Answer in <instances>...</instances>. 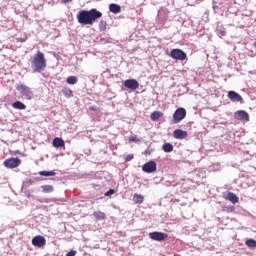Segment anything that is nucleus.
<instances>
[{
	"mask_svg": "<svg viewBox=\"0 0 256 256\" xmlns=\"http://www.w3.org/2000/svg\"><path fill=\"white\" fill-rule=\"evenodd\" d=\"M102 17L103 13L95 8L90 10H80L76 15L80 25H93L97 19H101Z\"/></svg>",
	"mask_w": 256,
	"mask_h": 256,
	"instance_id": "nucleus-1",
	"label": "nucleus"
},
{
	"mask_svg": "<svg viewBox=\"0 0 256 256\" xmlns=\"http://www.w3.org/2000/svg\"><path fill=\"white\" fill-rule=\"evenodd\" d=\"M47 67V59H45V54L38 51L31 60V69L33 73H43Z\"/></svg>",
	"mask_w": 256,
	"mask_h": 256,
	"instance_id": "nucleus-2",
	"label": "nucleus"
},
{
	"mask_svg": "<svg viewBox=\"0 0 256 256\" xmlns=\"http://www.w3.org/2000/svg\"><path fill=\"white\" fill-rule=\"evenodd\" d=\"M16 89L21 93V95H23L24 99H27V101H31V99H33V91H31L28 86L20 84Z\"/></svg>",
	"mask_w": 256,
	"mask_h": 256,
	"instance_id": "nucleus-3",
	"label": "nucleus"
},
{
	"mask_svg": "<svg viewBox=\"0 0 256 256\" xmlns=\"http://www.w3.org/2000/svg\"><path fill=\"white\" fill-rule=\"evenodd\" d=\"M187 117V110L185 108H177L173 114V123H181Z\"/></svg>",
	"mask_w": 256,
	"mask_h": 256,
	"instance_id": "nucleus-4",
	"label": "nucleus"
},
{
	"mask_svg": "<svg viewBox=\"0 0 256 256\" xmlns=\"http://www.w3.org/2000/svg\"><path fill=\"white\" fill-rule=\"evenodd\" d=\"M170 57L172 59H176V61H185V59H187V54L185 53V51L179 48H175L171 50Z\"/></svg>",
	"mask_w": 256,
	"mask_h": 256,
	"instance_id": "nucleus-5",
	"label": "nucleus"
},
{
	"mask_svg": "<svg viewBox=\"0 0 256 256\" xmlns=\"http://www.w3.org/2000/svg\"><path fill=\"white\" fill-rule=\"evenodd\" d=\"M3 165L4 167H6V169H16V167H19V165H21V159H19L18 157L6 159L3 162Z\"/></svg>",
	"mask_w": 256,
	"mask_h": 256,
	"instance_id": "nucleus-6",
	"label": "nucleus"
},
{
	"mask_svg": "<svg viewBox=\"0 0 256 256\" xmlns=\"http://www.w3.org/2000/svg\"><path fill=\"white\" fill-rule=\"evenodd\" d=\"M142 171L144 173H155V171H157V163L153 160H150L149 162H146L142 166Z\"/></svg>",
	"mask_w": 256,
	"mask_h": 256,
	"instance_id": "nucleus-7",
	"label": "nucleus"
},
{
	"mask_svg": "<svg viewBox=\"0 0 256 256\" xmlns=\"http://www.w3.org/2000/svg\"><path fill=\"white\" fill-rule=\"evenodd\" d=\"M123 85L126 89H131V91L139 89V82L135 79H127L124 81Z\"/></svg>",
	"mask_w": 256,
	"mask_h": 256,
	"instance_id": "nucleus-8",
	"label": "nucleus"
},
{
	"mask_svg": "<svg viewBox=\"0 0 256 256\" xmlns=\"http://www.w3.org/2000/svg\"><path fill=\"white\" fill-rule=\"evenodd\" d=\"M148 235L152 241H165L167 239V234L163 232H150Z\"/></svg>",
	"mask_w": 256,
	"mask_h": 256,
	"instance_id": "nucleus-9",
	"label": "nucleus"
},
{
	"mask_svg": "<svg viewBox=\"0 0 256 256\" xmlns=\"http://www.w3.org/2000/svg\"><path fill=\"white\" fill-rule=\"evenodd\" d=\"M234 118L237 119V121H249V113L244 110H238L234 113Z\"/></svg>",
	"mask_w": 256,
	"mask_h": 256,
	"instance_id": "nucleus-10",
	"label": "nucleus"
},
{
	"mask_svg": "<svg viewBox=\"0 0 256 256\" xmlns=\"http://www.w3.org/2000/svg\"><path fill=\"white\" fill-rule=\"evenodd\" d=\"M45 243H46V240H45V237L43 236L38 235L32 239V245H34V247H45Z\"/></svg>",
	"mask_w": 256,
	"mask_h": 256,
	"instance_id": "nucleus-11",
	"label": "nucleus"
},
{
	"mask_svg": "<svg viewBox=\"0 0 256 256\" xmlns=\"http://www.w3.org/2000/svg\"><path fill=\"white\" fill-rule=\"evenodd\" d=\"M228 99H230V101H232L233 103H239V102L243 101V97H241L239 95V93H237L235 91L228 92Z\"/></svg>",
	"mask_w": 256,
	"mask_h": 256,
	"instance_id": "nucleus-12",
	"label": "nucleus"
},
{
	"mask_svg": "<svg viewBox=\"0 0 256 256\" xmlns=\"http://www.w3.org/2000/svg\"><path fill=\"white\" fill-rule=\"evenodd\" d=\"M174 139H185L187 137V131L176 129L173 132Z\"/></svg>",
	"mask_w": 256,
	"mask_h": 256,
	"instance_id": "nucleus-13",
	"label": "nucleus"
},
{
	"mask_svg": "<svg viewBox=\"0 0 256 256\" xmlns=\"http://www.w3.org/2000/svg\"><path fill=\"white\" fill-rule=\"evenodd\" d=\"M225 199L226 201H231L233 205H235V203H239V197H237V195H235L233 192H228Z\"/></svg>",
	"mask_w": 256,
	"mask_h": 256,
	"instance_id": "nucleus-14",
	"label": "nucleus"
},
{
	"mask_svg": "<svg viewBox=\"0 0 256 256\" xmlns=\"http://www.w3.org/2000/svg\"><path fill=\"white\" fill-rule=\"evenodd\" d=\"M53 147H56V149H59V147H65V141L62 140V138L56 137L52 141Z\"/></svg>",
	"mask_w": 256,
	"mask_h": 256,
	"instance_id": "nucleus-15",
	"label": "nucleus"
},
{
	"mask_svg": "<svg viewBox=\"0 0 256 256\" xmlns=\"http://www.w3.org/2000/svg\"><path fill=\"white\" fill-rule=\"evenodd\" d=\"M109 11L110 13L117 15V13H121V6L119 4L112 3L109 5Z\"/></svg>",
	"mask_w": 256,
	"mask_h": 256,
	"instance_id": "nucleus-16",
	"label": "nucleus"
},
{
	"mask_svg": "<svg viewBox=\"0 0 256 256\" xmlns=\"http://www.w3.org/2000/svg\"><path fill=\"white\" fill-rule=\"evenodd\" d=\"M12 107L13 109H18L19 111H25V109H27V106L21 101L12 103Z\"/></svg>",
	"mask_w": 256,
	"mask_h": 256,
	"instance_id": "nucleus-17",
	"label": "nucleus"
},
{
	"mask_svg": "<svg viewBox=\"0 0 256 256\" xmlns=\"http://www.w3.org/2000/svg\"><path fill=\"white\" fill-rule=\"evenodd\" d=\"M133 201H134V203L141 205V203H143V201H145V197H143V195H141V194H134Z\"/></svg>",
	"mask_w": 256,
	"mask_h": 256,
	"instance_id": "nucleus-18",
	"label": "nucleus"
},
{
	"mask_svg": "<svg viewBox=\"0 0 256 256\" xmlns=\"http://www.w3.org/2000/svg\"><path fill=\"white\" fill-rule=\"evenodd\" d=\"M41 189L42 193H53V191H55L53 185H42Z\"/></svg>",
	"mask_w": 256,
	"mask_h": 256,
	"instance_id": "nucleus-19",
	"label": "nucleus"
},
{
	"mask_svg": "<svg viewBox=\"0 0 256 256\" xmlns=\"http://www.w3.org/2000/svg\"><path fill=\"white\" fill-rule=\"evenodd\" d=\"M39 175L41 177H55L57 173L55 171H40Z\"/></svg>",
	"mask_w": 256,
	"mask_h": 256,
	"instance_id": "nucleus-20",
	"label": "nucleus"
},
{
	"mask_svg": "<svg viewBox=\"0 0 256 256\" xmlns=\"http://www.w3.org/2000/svg\"><path fill=\"white\" fill-rule=\"evenodd\" d=\"M162 150L164 151V153H171V152H173V144H171V143L163 144Z\"/></svg>",
	"mask_w": 256,
	"mask_h": 256,
	"instance_id": "nucleus-21",
	"label": "nucleus"
},
{
	"mask_svg": "<svg viewBox=\"0 0 256 256\" xmlns=\"http://www.w3.org/2000/svg\"><path fill=\"white\" fill-rule=\"evenodd\" d=\"M161 112H157V111H154L151 115H150V119L152 121H159V119H161Z\"/></svg>",
	"mask_w": 256,
	"mask_h": 256,
	"instance_id": "nucleus-22",
	"label": "nucleus"
},
{
	"mask_svg": "<svg viewBox=\"0 0 256 256\" xmlns=\"http://www.w3.org/2000/svg\"><path fill=\"white\" fill-rule=\"evenodd\" d=\"M94 217L97 221H102V219H105V213L101 211L94 212Z\"/></svg>",
	"mask_w": 256,
	"mask_h": 256,
	"instance_id": "nucleus-23",
	"label": "nucleus"
},
{
	"mask_svg": "<svg viewBox=\"0 0 256 256\" xmlns=\"http://www.w3.org/2000/svg\"><path fill=\"white\" fill-rule=\"evenodd\" d=\"M78 81L77 76H70L67 78L66 82L68 83V85H76Z\"/></svg>",
	"mask_w": 256,
	"mask_h": 256,
	"instance_id": "nucleus-24",
	"label": "nucleus"
},
{
	"mask_svg": "<svg viewBox=\"0 0 256 256\" xmlns=\"http://www.w3.org/2000/svg\"><path fill=\"white\" fill-rule=\"evenodd\" d=\"M246 245L247 247H249L250 249H255L256 247V240L255 239H248L246 241Z\"/></svg>",
	"mask_w": 256,
	"mask_h": 256,
	"instance_id": "nucleus-25",
	"label": "nucleus"
},
{
	"mask_svg": "<svg viewBox=\"0 0 256 256\" xmlns=\"http://www.w3.org/2000/svg\"><path fill=\"white\" fill-rule=\"evenodd\" d=\"M106 27H107V22L100 21V23H99V30L100 31H105Z\"/></svg>",
	"mask_w": 256,
	"mask_h": 256,
	"instance_id": "nucleus-26",
	"label": "nucleus"
},
{
	"mask_svg": "<svg viewBox=\"0 0 256 256\" xmlns=\"http://www.w3.org/2000/svg\"><path fill=\"white\" fill-rule=\"evenodd\" d=\"M129 141H131L132 143H139V139L137 138V136L130 137Z\"/></svg>",
	"mask_w": 256,
	"mask_h": 256,
	"instance_id": "nucleus-27",
	"label": "nucleus"
},
{
	"mask_svg": "<svg viewBox=\"0 0 256 256\" xmlns=\"http://www.w3.org/2000/svg\"><path fill=\"white\" fill-rule=\"evenodd\" d=\"M75 255H77V251L71 250L65 256H75Z\"/></svg>",
	"mask_w": 256,
	"mask_h": 256,
	"instance_id": "nucleus-28",
	"label": "nucleus"
},
{
	"mask_svg": "<svg viewBox=\"0 0 256 256\" xmlns=\"http://www.w3.org/2000/svg\"><path fill=\"white\" fill-rule=\"evenodd\" d=\"M133 159V154H128L125 156V161H132Z\"/></svg>",
	"mask_w": 256,
	"mask_h": 256,
	"instance_id": "nucleus-29",
	"label": "nucleus"
},
{
	"mask_svg": "<svg viewBox=\"0 0 256 256\" xmlns=\"http://www.w3.org/2000/svg\"><path fill=\"white\" fill-rule=\"evenodd\" d=\"M218 34L221 35L222 37H225V35H227V31H225V30H218Z\"/></svg>",
	"mask_w": 256,
	"mask_h": 256,
	"instance_id": "nucleus-30",
	"label": "nucleus"
},
{
	"mask_svg": "<svg viewBox=\"0 0 256 256\" xmlns=\"http://www.w3.org/2000/svg\"><path fill=\"white\" fill-rule=\"evenodd\" d=\"M114 193H115V190L110 189L109 191H107V192L105 193V196L107 197V196H109V195H113Z\"/></svg>",
	"mask_w": 256,
	"mask_h": 256,
	"instance_id": "nucleus-31",
	"label": "nucleus"
},
{
	"mask_svg": "<svg viewBox=\"0 0 256 256\" xmlns=\"http://www.w3.org/2000/svg\"><path fill=\"white\" fill-rule=\"evenodd\" d=\"M71 1H73V0H62V3L67 4V3H71Z\"/></svg>",
	"mask_w": 256,
	"mask_h": 256,
	"instance_id": "nucleus-32",
	"label": "nucleus"
},
{
	"mask_svg": "<svg viewBox=\"0 0 256 256\" xmlns=\"http://www.w3.org/2000/svg\"><path fill=\"white\" fill-rule=\"evenodd\" d=\"M145 153H146V155H151V150L147 149V150L145 151Z\"/></svg>",
	"mask_w": 256,
	"mask_h": 256,
	"instance_id": "nucleus-33",
	"label": "nucleus"
},
{
	"mask_svg": "<svg viewBox=\"0 0 256 256\" xmlns=\"http://www.w3.org/2000/svg\"><path fill=\"white\" fill-rule=\"evenodd\" d=\"M69 95H71V90H68Z\"/></svg>",
	"mask_w": 256,
	"mask_h": 256,
	"instance_id": "nucleus-34",
	"label": "nucleus"
}]
</instances>
